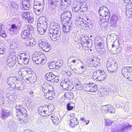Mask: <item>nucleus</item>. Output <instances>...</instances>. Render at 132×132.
I'll list each match as a JSON object with an SVG mask.
<instances>
[{
  "mask_svg": "<svg viewBox=\"0 0 132 132\" xmlns=\"http://www.w3.org/2000/svg\"><path fill=\"white\" fill-rule=\"evenodd\" d=\"M48 34L53 41H55L59 39L61 34L59 24L55 22H52Z\"/></svg>",
  "mask_w": 132,
  "mask_h": 132,
  "instance_id": "obj_1",
  "label": "nucleus"
},
{
  "mask_svg": "<svg viewBox=\"0 0 132 132\" xmlns=\"http://www.w3.org/2000/svg\"><path fill=\"white\" fill-rule=\"evenodd\" d=\"M15 109L16 115L17 117V118L19 121V123L24 122V120L22 118L27 116L26 110L23 107V105H16Z\"/></svg>",
  "mask_w": 132,
  "mask_h": 132,
  "instance_id": "obj_2",
  "label": "nucleus"
},
{
  "mask_svg": "<svg viewBox=\"0 0 132 132\" xmlns=\"http://www.w3.org/2000/svg\"><path fill=\"white\" fill-rule=\"evenodd\" d=\"M46 58L45 55L41 52H35L32 56V60L37 64H43L45 63Z\"/></svg>",
  "mask_w": 132,
  "mask_h": 132,
  "instance_id": "obj_3",
  "label": "nucleus"
},
{
  "mask_svg": "<svg viewBox=\"0 0 132 132\" xmlns=\"http://www.w3.org/2000/svg\"><path fill=\"white\" fill-rule=\"evenodd\" d=\"M33 72L31 70L26 67L22 68L19 71L18 74L21 77H26L27 78H29L30 79H32L34 78Z\"/></svg>",
  "mask_w": 132,
  "mask_h": 132,
  "instance_id": "obj_4",
  "label": "nucleus"
},
{
  "mask_svg": "<svg viewBox=\"0 0 132 132\" xmlns=\"http://www.w3.org/2000/svg\"><path fill=\"white\" fill-rule=\"evenodd\" d=\"M118 65L115 60L112 59H108L107 62V68L108 71L110 73L116 72L117 70Z\"/></svg>",
  "mask_w": 132,
  "mask_h": 132,
  "instance_id": "obj_5",
  "label": "nucleus"
},
{
  "mask_svg": "<svg viewBox=\"0 0 132 132\" xmlns=\"http://www.w3.org/2000/svg\"><path fill=\"white\" fill-rule=\"evenodd\" d=\"M18 62L20 64L24 63L27 64L29 61V57L27 54L25 53L19 54L18 55Z\"/></svg>",
  "mask_w": 132,
  "mask_h": 132,
  "instance_id": "obj_6",
  "label": "nucleus"
},
{
  "mask_svg": "<svg viewBox=\"0 0 132 132\" xmlns=\"http://www.w3.org/2000/svg\"><path fill=\"white\" fill-rule=\"evenodd\" d=\"M93 79L101 81L105 77L104 72L99 70L94 72L93 75Z\"/></svg>",
  "mask_w": 132,
  "mask_h": 132,
  "instance_id": "obj_7",
  "label": "nucleus"
},
{
  "mask_svg": "<svg viewBox=\"0 0 132 132\" xmlns=\"http://www.w3.org/2000/svg\"><path fill=\"white\" fill-rule=\"evenodd\" d=\"M39 46L46 52L48 51L51 48V45L42 39L39 40L38 43Z\"/></svg>",
  "mask_w": 132,
  "mask_h": 132,
  "instance_id": "obj_8",
  "label": "nucleus"
},
{
  "mask_svg": "<svg viewBox=\"0 0 132 132\" xmlns=\"http://www.w3.org/2000/svg\"><path fill=\"white\" fill-rule=\"evenodd\" d=\"M132 67H127L123 68L121 73L125 78L130 79L131 75H132Z\"/></svg>",
  "mask_w": 132,
  "mask_h": 132,
  "instance_id": "obj_9",
  "label": "nucleus"
},
{
  "mask_svg": "<svg viewBox=\"0 0 132 132\" xmlns=\"http://www.w3.org/2000/svg\"><path fill=\"white\" fill-rule=\"evenodd\" d=\"M49 7L51 10L54 9L59 5H62V2L59 0H48Z\"/></svg>",
  "mask_w": 132,
  "mask_h": 132,
  "instance_id": "obj_10",
  "label": "nucleus"
},
{
  "mask_svg": "<svg viewBox=\"0 0 132 132\" xmlns=\"http://www.w3.org/2000/svg\"><path fill=\"white\" fill-rule=\"evenodd\" d=\"M132 126L129 125L127 122L119 125L117 127V132H124L130 129Z\"/></svg>",
  "mask_w": 132,
  "mask_h": 132,
  "instance_id": "obj_11",
  "label": "nucleus"
},
{
  "mask_svg": "<svg viewBox=\"0 0 132 132\" xmlns=\"http://www.w3.org/2000/svg\"><path fill=\"white\" fill-rule=\"evenodd\" d=\"M98 89V86L94 83L88 84L85 88V90L87 92H94L97 91Z\"/></svg>",
  "mask_w": 132,
  "mask_h": 132,
  "instance_id": "obj_12",
  "label": "nucleus"
},
{
  "mask_svg": "<svg viewBox=\"0 0 132 132\" xmlns=\"http://www.w3.org/2000/svg\"><path fill=\"white\" fill-rule=\"evenodd\" d=\"M72 15L71 12L65 11L62 13L61 17V20L64 22H67L71 18Z\"/></svg>",
  "mask_w": 132,
  "mask_h": 132,
  "instance_id": "obj_13",
  "label": "nucleus"
},
{
  "mask_svg": "<svg viewBox=\"0 0 132 132\" xmlns=\"http://www.w3.org/2000/svg\"><path fill=\"white\" fill-rule=\"evenodd\" d=\"M45 18L42 17L38 20L37 27H43L45 28L47 27V23L45 21Z\"/></svg>",
  "mask_w": 132,
  "mask_h": 132,
  "instance_id": "obj_14",
  "label": "nucleus"
},
{
  "mask_svg": "<svg viewBox=\"0 0 132 132\" xmlns=\"http://www.w3.org/2000/svg\"><path fill=\"white\" fill-rule=\"evenodd\" d=\"M12 114L10 111L3 109L1 113V117L2 119L5 120L7 118Z\"/></svg>",
  "mask_w": 132,
  "mask_h": 132,
  "instance_id": "obj_15",
  "label": "nucleus"
},
{
  "mask_svg": "<svg viewBox=\"0 0 132 132\" xmlns=\"http://www.w3.org/2000/svg\"><path fill=\"white\" fill-rule=\"evenodd\" d=\"M51 89H49L48 90L46 94H44L45 98L48 99L49 100H52L54 98L55 93L54 92V89L52 87Z\"/></svg>",
  "mask_w": 132,
  "mask_h": 132,
  "instance_id": "obj_16",
  "label": "nucleus"
},
{
  "mask_svg": "<svg viewBox=\"0 0 132 132\" xmlns=\"http://www.w3.org/2000/svg\"><path fill=\"white\" fill-rule=\"evenodd\" d=\"M109 12V10L105 6H102L100 7L98 12L100 16L103 17L104 16Z\"/></svg>",
  "mask_w": 132,
  "mask_h": 132,
  "instance_id": "obj_17",
  "label": "nucleus"
},
{
  "mask_svg": "<svg viewBox=\"0 0 132 132\" xmlns=\"http://www.w3.org/2000/svg\"><path fill=\"white\" fill-rule=\"evenodd\" d=\"M118 16L116 15H113L110 20V26L115 28L117 26V22L118 20Z\"/></svg>",
  "mask_w": 132,
  "mask_h": 132,
  "instance_id": "obj_18",
  "label": "nucleus"
},
{
  "mask_svg": "<svg viewBox=\"0 0 132 132\" xmlns=\"http://www.w3.org/2000/svg\"><path fill=\"white\" fill-rule=\"evenodd\" d=\"M22 37L23 39H29L30 37V34L29 30L25 29H23L21 34Z\"/></svg>",
  "mask_w": 132,
  "mask_h": 132,
  "instance_id": "obj_19",
  "label": "nucleus"
},
{
  "mask_svg": "<svg viewBox=\"0 0 132 132\" xmlns=\"http://www.w3.org/2000/svg\"><path fill=\"white\" fill-rule=\"evenodd\" d=\"M72 83V81L71 80L68 79H65L62 80L60 83V85L64 88H66V87H68V86Z\"/></svg>",
  "mask_w": 132,
  "mask_h": 132,
  "instance_id": "obj_20",
  "label": "nucleus"
},
{
  "mask_svg": "<svg viewBox=\"0 0 132 132\" xmlns=\"http://www.w3.org/2000/svg\"><path fill=\"white\" fill-rule=\"evenodd\" d=\"M72 26V23L70 22H68L66 25H63L62 28L64 32L67 34L69 32Z\"/></svg>",
  "mask_w": 132,
  "mask_h": 132,
  "instance_id": "obj_21",
  "label": "nucleus"
},
{
  "mask_svg": "<svg viewBox=\"0 0 132 132\" xmlns=\"http://www.w3.org/2000/svg\"><path fill=\"white\" fill-rule=\"evenodd\" d=\"M59 116L58 114H52L51 116V120L54 124H57L59 122Z\"/></svg>",
  "mask_w": 132,
  "mask_h": 132,
  "instance_id": "obj_22",
  "label": "nucleus"
},
{
  "mask_svg": "<svg viewBox=\"0 0 132 132\" xmlns=\"http://www.w3.org/2000/svg\"><path fill=\"white\" fill-rule=\"evenodd\" d=\"M70 126L73 128L78 124L79 121L77 118H73L70 119Z\"/></svg>",
  "mask_w": 132,
  "mask_h": 132,
  "instance_id": "obj_23",
  "label": "nucleus"
},
{
  "mask_svg": "<svg viewBox=\"0 0 132 132\" xmlns=\"http://www.w3.org/2000/svg\"><path fill=\"white\" fill-rule=\"evenodd\" d=\"M97 59L96 57H93L90 61V63L93 64L94 67H96L100 65L99 61Z\"/></svg>",
  "mask_w": 132,
  "mask_h": 132,
  "instance_id": "obj_24",
  "label": "nucleus"
},
{
  "mask_svg": "<svg viewBox=\"0 0 132 132\" xmlns=\"http://www.w3.org/2000/svg\"><path fill=\"white\" fill-rule=\"evenodd\" d=\"M54 75L52 73H47L45 75V79L47 80L52 82V80L53 78Z\"/></svg>",
  "mask_w": 132,
  "mask_h": 132,
  "instance_id": "obj_25",
  "label": "nucleus"
},
{
  "mask_svg": "<svg viewBox=\"0 0 132 132\" xmlns=\"http://www.w3.org/2000/svg\"><path fill=\"white\" fill-rule=\"evenodd\" d=\"M64 96L67 99H68L70 100H72L74 97L73 93L71 92L65 93Z\"/></svg>",
  "mask_w": 132,
  "mask_h": 132,
  "instance_id": "obj_26",
  "label": "nucleus"
},
{
  "mask_svg": "<svg viewBox=\"0 0 132 132\" xmlns=\"http://www.w3.org/2000/svg\"><path fill=\"white\" fill-rule=\"evenodd\" d=\"M47 28H44V27H37V29L38 32L41 35H43L46 31Z\"/></svg>",
  "mask_w": 132,
  "mask_h": 132,
  "instance_id": "obj_27",
  "label": "nucleus"
},
{
  "mask_svg": "<svg viewBox=\"0 0 132 132\" xmlns=\"http://www.w3.org/2000/svg\"><path fill=\"white\" fill-rule=\"evenodd\" d=\"M16 79V78L13 77H10L7 79V83L9 85H13V84H14V81Z\"/></svg>",
  "mask_w": 132,
  "mask_h": 132,
  "instance_id": "obj_28",
  "label": "nucleus"
},
{
  "mask_svg": "<svg viewBox=\"0 0 132 132\" xmlns=\"http://www.w3.org/2000/svg\"><path fill=\"white\" fill-rule=\"evenodd\" d=\"M80 4L79 3L77 4L75 6L73 7L72 10L73 12L75 11V12H78L79 11L80 12Z\"/></svg>",
  "mask_w": 132,
  "mask_h": 132,
  "instance_id": "obj_29",
  "label": "nucleus"
},
{
  "mask_svg": "<svg viewBox=\"0 0 132 132\" xmlns=\"http://www.w3.org/2000/svg\"><path fill=\"white\" fill-rule=\"evenodd\" d=\"M48 66L50 69H56V65L55 64V61H52L51 63H48Z\"/></svg>",
  "mask_w": 132,
  "mask_h": 132,
  "instance_id": "obj_30",
  "label": "nucleus"
},
{
  "mask_svg": "<svg viewBox=\"0 0 132 132\" xmlns=\"http://www.w3.org/2000/svg\"><path fill=\"white\" fill-rule=\"evenodd\" d=\"M11 28L12 31L17 32L20 29V28L19 26H16L15 24H13L11 25Z\"/></svg>",
  "mask_w": 132,
  "mask_h": 132,
  "instance_id": "obj_31",
  "label": "nucleus"
},
{
  "mask_svg": "<svg viewBox=\"0 0 132 132\" xmlns=\"http://www.w3.org/2000/svg\"><path fill=\"white\" fill-rule=\"evenodd\" d=\"M26 44L27 46L32 47L36 44V42L33 40L31 39L27 42Z\"/></svg>",
  "mask_w": 132,
  "mask_h": 132,
  "instance_id": "obj_32",
  "label": "nucleus"
},
{
  "mask_svg": "<svg viewBox=\"0 0 132 132\" xmlns=\"http://www.w3.org/2000/svg\"><path fill=\"white\" fill-rule=\"evenodd\" d=\"M24 3V4L22 3L21 6V8L22 10H28L30 7L31 5H28L27 4H25Z\"/></svg>",
  "mask_w": 132,
  "mask_h": 132,
  "instance_id": "obj_33",
  "label": "nucleus"
},
{
  "mask_svg": "<svg viewBox=\"0 0 132 132\" xmlns=\"http://www.w3.org/2000/svg\"><path fill=\"white\" fill-rule=\"evenodd\" d=\"M80 41V44H81L82 47L84 46H86V45H87L88 43V41L85 39L82 38L81 39Z\"/></svg>",
  "mask_w": 132,
  "mask_h": 132,
  "instance_id": "obj_34",
  "label": "nucleus"
},
{
  "mask_svg": "<svg viewBox=\"0 0 132 132\" xmlns=\"http://www.w3.org/2000/svg\"><path fill=\"white\" fill-rule=\"evenodd\" d=\"M16 63L12 62L10 61V60H8L6 64L10 68H12L15 65Z\"/></svg>",
  "mask_w": 132,
  "mask_h": 132,
  "instance_id": "obj_35",
  "label": "nucleus"
},
{
  "mask_svg": "<svg viewBox=\"0 0 132 132\" xmlns=\"http://www.w3.org/2000/svg\"><path fill=\"white\" fill-rule=\"evenodd\" d=\"M108 112H110L111 113H115V109L110 104H108Z\"/></svg>",
  "mask_w": 132,
  "mask_h": 132,
  "instance_id": "obj_36",
  "label": "nucleus"
},
{
  "mask_svg": "<svg viewBox=\"0 0 132 132\" xmlns=\"http://www.w3.org/2000/svg\"><path fill=\"white\" fill-rule=\"evenodd\" d=\"M8 125L9 128H14L15 127L16 123L15 122L11 121L9 122Z\"/></svg>",
  "mask_w": 132,
  "mask_h": 132,
  "instance_id": "obj_37",
  "label": "nucleus"
},
{
  "mask_svg": "<svg viewBox=\"0 0 132 132\" xmlns=\"http://www.w3.org/2000/svg\"><path fill=\"white\" fill-rule=\"evenodd\" d=\"M0 36L4 38L6 36V32L4 29L2 28L0 30Z\"/></svg>",
  "mask_w": 132,
  "mask_h": 132,
  "instance_id": "obj_38",
  "label": "nucleus"
},
{
  "mask_svg": "<svg viewBox=\"0 0 132 132\" xmlns=\"http://www.w3.org/2000/svg\"><path fill=\"white\" fill-rule=\"evenodd\" d=\"M105 125L106 126H110L111 125L113 122V121L107 119H105Z\"/></svg>",
  "mask_w": 132,
  "mask_h": 132,
  "instance_id": "obj_39",
  "label": "nucleus"
},
{
  "mask_svg": "<svg viewBox=\"0 0 132 132\" xmlns=\"http://www.w3.org/2000/svg\"><path fill=\"white\" fill-rule=\"evenodd\" d=\"M42 4H44V2L42 1L41 2V1L38 0V1L35 2L34 7L35 6H38L42 5Z\"/></svg>",
  "mask_w": 132,
  "mask_h": 132,
  "instance_id": "obj_40",
  "label": "nucleus"
},
{
  "mask_svg": "<svg viewBox=\"0 0 132 132\" xmlns=\"http://www.w3.org/2000/svg\"><path fill=\"white\" fill-rule=\"evenodd\" d=\"M16 55H13V56H10V59H8V60H10V61L11 62H13L16 63Z\"/></svg>",
  "mask_w": 132,
  "mask_h": 132,
  "instance_id": "obj_41",
  "label": "nucleus"
},
{
  "mask_svg": "<svg viewBox=\"0 0 132 132\" xmlns=\"http://www.w3.org/2000/svg\"><path fill=\"white\" fill-rule=\"evenodd\" d=\"M63 62L62 60H60L57 61H55V64L57 69L59 67H61L62 65Z\"/></svg>",
  "mask_w": 132,
  "mask_h": 132,
  "instance_id": "obj_42",
  "label": "nucleus"
},
{
  "mask_svg": "<svg viewBox=\"0 0 132 132\" xmlns=\"http://www.w3.org/2000/svg\"><path fill=\"white\" fill-rule=\"evenodd\" d=\"M41 7V9L40 8V9H37V8H36V9H34L35 10H34V11L35 12V13L37 14H40L41 13L42 11H43L42 7Z\"/></svg>",
  "mask_w": 132,
  "mask_h": 132,
  "instance_id": "obj_43",
  "label": "nucleus"
},
{
  "mask_svg": "<svg viewBox=\"0 0 132 132\" xmlns=\"http://www.w3.org/2000/svg\"><path fill=\"white\" fill-rule=\"evenodd\" d=\"M104 16L105 17V22H108L110 18V12L109 13H108V14H106Z\"/></svg>",
  "mask_w": 132,
  "mask_h": 132,
  "instance_id": "obj_44",
  "label": "nucleus"
},
{
  "mask_svg": "<svg viewBox=\"0 0 132 132\" xmlns=\"http://www.w3.org/2000/svg\"><path fill=\"white\" fill-rule=\"evenodd\" d=\"M74 87V85H73L72 83H70V84L69 85L68 87H66V88H64V89L67 90H71Z\"/></svg>",
  "mask_w": 132,
  "mask_h": 132,
  "instance_id": "obj_45",
  "label": "nucleus"
},
{
  "mask_svg": "<svg viewBox=\"0 0 132 132\" xmlns=\"http://www.w3.org/2000/svg\"><path fill=\"white\" fill-rule=\"evenodd\" d=\"M73 58L72 57H70L69 59H68V65H69V62H72L73 63H75L76 61V59H72Z\"/></svg>",
  "mask_w": 132,
  "mask_h": 132,
  "instance_id": "obj_46",
  "label": "nucleus"
},
{
  "mask_svg": "<svg viewBox=\"0 0 132 132\" xmlns=\"http://www.w3.org/2000/svg\"><path fill=\"white\" fill-rule=\"evenodd\" d=\"M77 61H80V63L82 64V65H80V68H81L82 69H85V64L82 62L78 58H77Z\"/></svg>",
  "mask_w": 132,
  "mask_h": 132,
  "instance_id": "obj_47",
  "label": "nucleus"
},
{
  "mask_svg": "<svg viewBox=\"0 0 132 132\" xmlns=\"http://www.w3.org/2000/svg\"><path fill=\"white\" fill-rule=\"evenodd\" d=\"M108 104L106 105L103 106L102 107V109L104 110V111H105L106 112H108Z\"/></svg>",
  "mask_w": 132,
  "mask_h": 132,
  "instance_id": "obj_48",
  "label": "nucleus"
},
{
  "mask_svg": "<svg viewBox=\"0 0 132 132\" xmlns=\"http://www.w3.org/2000/svg\"><path fill=\"white\" fill-rule=\"evenodd\" d=\"M24 3L25 4H27V5H31V4L30 0H22V3L23 4Z\"/></svg>",
  "mask_w": 132,
  "mask_h": 132,
  "instance_id": "obj_49",
  "label": "nucleus"
},
{
  "mask_svg": "<svg viewBox=\"0 0 132 132\" xmlns=\"http://www.w3.org/2000/svg\"><path fill=\"white\" fill-rule=\"evenodd\" d=\"M59 81V78L57 76H55L54 75L53 78L52 80V82H58Z\"/></svg>",
  "mask_w": 132,
  "mask_h": 132,
  "instance_id": "obj_50",
  "label": "nucleus"
},
{
  "mask_svg": "<svg viewBox=\"0 0 132 132\" xmlns=\"http://www.w3.org/2000/svg\"><path fill=\"white\" fill-rule=\"evenodd\" d=\"M46 111L45 110H43L42 111L40 110H39V113L40 114H41V115L43 116H46V115H45Z\"/></svg>",
  "mask_w": 132,
  "mask_h": 132,
  "instance_id": "obj_51",
  "label": "nucleus"
},
{
  "mask_svg": "<svg viewBox=\"0 0 132 132\" xmlns=\"http://www.w3.org/2000/svg\"><path fill=\"white\" fill-rule=\"evenodd\" d=\"M23 79L26 81V82L27 83H29L30 81H31V79H29V78H27L26 77H21Z\"/></svg>",
  "mask_w": 132,
  "mask_h": 132,
  "instance_id": "obj_52",
  "label": "nucleus"
},
{
  "mask_svg": "<svg viewBox=\"0 0 132 132\" xmlns=\"http://www.w3.org/2000/svg\"><path fill=\"white\" fill-rule=\"evenodd\" d=\"M123 110L125 112H128L129 110V106L127 105H126L124 106L123 108Z\"/></svg>",
  "mask_w": 132,
  "mask_h": 132,
  "instance_id": "obj_53",
  "label": "nucleus"
},
{
  "mask_svg": "<svg viewBox=\"0 0 132 132\" xmlns=\"http://www.w3.org/2000/svg\"><path fill=\"white\" fill-rule=\"evenodd\" d=\"M26 19L29 22H31L33 21V18L32 15H31L29 18H27Z\"/></svg>",
  "mask_w": 132,
  "mask_h": 132,
  "instance_id": "obj_54",
  "label": "nucleus"
},
{
  "mask_svg": "<svg viewBox=\"0 0 132 132\" xmlns=\"http://www.w3.org/2000/svg\"><path fill=\"white\" fill-rule=\"evenodd\" d=\"M73 108V106L70 105L69 103H68L67 105V109L68 111L72 110Z\"/></svg>",
  "mask_w": 132,
  "mask_h": 132,
  "instance_id": "obj_55",
  "label": "nucleus"
},
{
  "mask_svg": "<svg viewBox=\"0 0 132 132\" xmlns=\"http://www.w3.org/2000/svg\"><path fill=\"white\" fill-rule=\"evenodd\" d=\"M41 89H42V91L44 93V94H46L48 92V90H49V89H47L46 88H44L43 87H41Z\"/></svg>",
  "mask_w": 132,
  "mask_h": 132,
  "instance_id": "obj_56",
  "label": "nucleus"
},
{
  "mask_svg": "<svg viewBox=\"0 0 132 132\" xmlns=\"http://www.w3.org/2000/svg\"><path fill=\"white\" fill-rule=\"evenodd\" d=\"M27 13L28 12H26L22 14V18L23 19H27Z\"/></svg>",
  "mask_w": 132,
  "mask_h": 132,
  "instance_id": "obj_57",
  "label": "nucleus"
},
{
  "mask_svg": "<svg viewBox=\"0 0 132 132\" xmlns=\"http://www.w3.org/2000/svg\"><path fill=\"white\" fill-rule=\"evenodd\" d=\"M44 4L43 5L42 4V5H40V6H34V9H36V8H37V9H40V8H41V7H43V10L44 8Z\"/></svg>",
  "mask_w": 132,
  "mask_h": 132,
  "instance_id": "obj_58",
  "label": "nucleus"
},
{
  "mask_svg": "<svg viewBox=\"0 0 132 132\" xmlns=\"http://www.w3.org/2000/svg\"><path fill=\"white\" fill-rule=\"evenodd\" d=\"M60 1V2H62V6L63 5V4H67V3H68V0H59Z\"/></svg>",
  "mask_w": 132,
  "mask_h": 132,
  "instance_id": "obj_59",
  "label": "nucleus"
},
{
  "mask_svg": "<svg viewBox=\"0 0 132 132\" xmlns=\"http://www.w3.org/2000/svg\"><path fill=\"white\" fill-rule=\"evenodd\" d=\"M10 48L11 49L14 50L16 48V47L13 44H11L10 46Z\"/></svg>",
  "mask_w": 132,
  "mask_h": 132,
  "instance_id": "obj_60",
  "label": "nucleus"
},
{
  "mask_svg": "<svg viewBox=\"0 0 132 132\" xmlns=\"http://www.w3.org/2000/svg\"><path fill=\"white\" fill-rule=\"evenodd\" d=\"M10 56H13V55H16V53L14 51H11L10 52Z\"/></svg>",
  "mask_w": 132,
  "mask_h": 132,
  "instance_id": "obj_61",
  "label": "nucleus"
},
{
  "mask_svg": "<svg viewBox=\"0 0 132 132\" xmlns=\"http://www.w3.org/2000/svg\"><path fill=\"white\" fill-rule=\"evenodd\" d=\"M87 8L86 6L84 7L83 9L81 10V12H85L87 11Z\"/></svg>",
  "mask_w": 132,
  "mask_h": 132,
  "instance_id": "obj_62",
  "label": "nucleus"
},
{
  "mask_svg": "<svg viewBox=\"0 0 132 132\" xmlns=\"http://www.w3.org/2000/svg\"><path fill=\"white\" fill-rule=\"evenodd\" d=\"M5 52V49L3 48V49L1 50L0 51V54H4Z\"/></svg>",
  "mask_w": 132,
  "mask_h": 132,
  "instance_id": "obj_63",
  "label": "nucleus"
},
{
  "mask_svg": "<svg viewBox=\"0 0 132 132\" xmlns=\"http://www.w3.org/2000/svg\"><path fill=\"white\" fill-rule=\"evenodd\" d=\"M117 128H115L111 130V132H117Z\"/></svg>",
  "mask_w": 132,
  "mask_h": 132,
  "instance_id": "obj_64",
  "label": "nucleus"
}]
</instances>
